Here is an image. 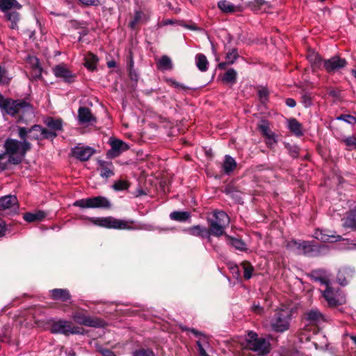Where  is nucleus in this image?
<instances>
[{
    "label": "nucleus",
    "instance_id": "f257e3e1",
    "mask_svg": "<svg viewBox=\"0 0 356 356\" xmlns=\"http://www.w3.org/2000/svg\"><path fill=\"white\" fill-rule=\"evenodd\" d=\"M0 108L3 114L13 117L19 115L17 122L24 120V115L32 111V105L24 99H13L5 98L0 93Z\"/></svg>",
    "mask_w": 356,
    "mask_h": 356
},
{
    "label": "nucleus",
    "instance_id": "f03ea898",
    "mask_svg": "<svg viewBox=\"0 0 356 356\" xmlns=\"http://www.w3.org/2000/svg\"><path fill=\"white\" fill-rule=\"evenodd\" d=\"M5 152L0 154V171L8 168V164L19 165L22 163V156H19L20 141L8 138L4 143Z\"/></svg>",
    "mask_w": 356,
    "mask_h": 356
},
{
    "label": "nucleus",
    "instance_id": "7ed1b4c3",
    "mask_svg": "<svg viewBox=\"0 0 356 356\" xmlns=\"http://www.w3.org/2000/svg\"><path fill=\"white\" fill-rule=\"evenodd\" d=\"M80 219L88 220L97 227L113 229L132 230L134 227L131 225L135 224V221L134 220L126 221L117 219L113 216L89 217L86 216H80Z\"/></svg>",
    "mask_w": 356,
    "mask_h": 356
},
{
    "label": "nucleus",
    "instance_id": "20e7f679",
    "mask_svg": "<svg viewBox=\"0 0 356 356\" xmlns=\"http://www.w3.org/2000/svg\"><path fill=\"white\" fill-rule=\"evenodd\" d=\"M209 232L216 237L225 236V228L229 223V217L223 211H214L211 216L207 218Z\"/></svg>",
    "mask_w": 356,
    "mask_h": 356
},
{
    "label": "nucleus",
    "instance_id": "39448f33",
    "mask_svg": "<svg viewBox=\"0 0 356 356\" xmlns=\"http://www.w3.org/2000/svg\"><path fill=\"white\" fill-rule=\"evenodd\" d=\"M245 341L247 348L257 353L259 355H266L271 350L269 341L264 337H259L253 331L248 332Z\"/></svg>",
    "mask_w": 356,
    "mask_h": 356
},
{
    "label": "nucleus",
    "instance_id": "423d86ee",
    "mask_svg": "<svg viewBox=\"0 0 356 356\" xmlns=\"http://www.w3.org/2000/svg\"><path fill=\"white\" fill-rule=\"evenodd\" d=\"M73 205L83 209H111L112 207L110 200L101 195L76 200Z\"/></svg>",
    "mask_w": 356,
    "mask_h": 356
},
{
    "label": "nucleus",
    "instance_id": "0eeeda50",
    "mask_svg": "<svg viewBox=\"0 0 356 356\" xmlns=\"http://www.w3.org/2000/svg\"><path fill=\"white\" fill-rule=\"evenodd\" d=\"M50 331L53 334H62L65 336L69 334H82L83 327L74 326L71 321L65 320L52 321L50 324Z\"/></svg>",
    "mask_w": 356,
    "mask_h": 356
},
{
    "label": "nucleus",
    "instance_id": "6e6552de",
    "mask_svg": "<svg viewBox=\"0 0 356 356\" xmlns=\"http://www.w3.org/2000/svg\"><path fill=\"white\" fill-rule=\"evenodd\" d=\"M291 312L289 310L282 309L275 313L270 321V327L275 332H284L289 330Z\"/></svg>",
    "mask_w": 356,
    "mask_h": 356
},
{
    "label": "nucleus",
    "instance_id": "1a4fd4ad",
    "mask_svg": "<svg viewBox=\"0 0 356 356\" xmlns=\"http://www.w3.org/2000/svg\"><path fill=\"white\" fill-rule=\"evenodd\" d=\"M87 311L84 309L78 307L72 313V318L74 321L81 325H85L92 327H104L105 322L104 320L99 318H92L86 315Z\"/></svg>",
    "mask_w": 356,
    "mask_h": 356
},
{
    "label": "nucleus",
    "instance_id": "9d476101",
    "mask_svg": "<svg viewBox=\"0 0 356 356\" xmlns=\"http://www.w3.org/2000/svg\"><path fill=\"white\" fill-rule=\"evenodd\" d=\"M303 254L307 257H319L329 253L330 248L324 244H317L314 241H307L304 243Z\"/></svg>",
    "mask_w": 356,
    "mask_h": 356
},
{
    "label": "nucleus",
    "instance_id": "9b49d317",
    "mask_svg": "<svg viewBox=\"0 0 356 356\" xmlns=\"http://www.w3.org/2000/svg\"><path fill=\"white\" fill-rule=\"evenodd\" d=\"M52 72L56 78L61 79L67 84L74 83L77 78V74L71 71L65 63L55 65L52 68Z\"/></svg>",
    "mask_w": 356,
    "mask_h": 356
},
{
    "label": "nucleus",
    "instance_id": "f8f14e48",
    "mask_svg": "<svg viewBox=\"0 0 356 356\" xmlns=\"http://www.w3.org/2000/svg\"><path fill=\"white\" fill-rule=\"evenodd\" d=\"M19 209L17 198L15 195H6L0 198V211L5 215L12 216L16 214Z\"/></svg>",
    "mask_w": 356,
    "mask_h": 356
},
{
    "label": "nucleus",
    "instance_id": "ddd939ff",
    "mask_svg": "<svg viewBox=\"0 0 356 356\" xmlns=\"http://www.w3.org/2000/svg\"><path fill=\"white\" fill-rule=\"evenodd\" d=\"M347 65V60L339 56H333L330 58L323 60V69L330 74L342 70Z\"/></svg>",
    "mask_w": 356,
    "mask_h": 356
},
{
    "label": "nucleus",
    "instance_id": "4468645a",
    "mask_svg": "<svg viewBox=\"0 0 356 356\" xmlns=\"http://www.w3.org/2000/svg\"><path fill=\"white\" fill-rule=\"evenodd\" d=\"M109 145L111 148L107 152L106 156L110 159L118 157L122 152L129 149L127 143L117 138H110Z\"/></svg>",
    "mask_w": 356,
    "mask_h": 356
},
{
    "label": "nucleus",
    "instance_id": "2eb2a0df",
    "mask_svg": "<svg viewBox=\"0 0 356 356\" xmlns=\"http://www.w3.org/2000/svg\"><path fill=\"white\" fill-rule=\"evenodd\" d=\"M314 237L323 243H334L344 240L341 235L337 234L335 231L327 229H316Z\"/></svg>",
    "mask_w": 356,
    "mask_h": 356
},
{
    "label": "nucleus",
    "instance_id": "dca6fc26",
    "mask_svg": "<svg viewBox=\"0 0 356 356\" xmlns=\"http://www.w3.org/2000/svg\"><path fill=\"white\" fill-rule=\"evenodd\" d=\"M96 152V150L89 146L77 145L71 149L72 156L80 161H87Z\"/></svg>",
    "mask_w": 356,
    "mask_h": 356
},
{
    "label": "nucleus",
    "instance_id": "f3484780",
    "mask_svg": "<svg viewBox=\"0 0 356 356\" xmlns=\"http://www.w3.org/2000/svg\"><path fill=\"white\" fill-rule=\"evenodd\" d=\"M188 234L200 237L202 239H207L208 242L211 241V235L207 227L202 225H193L184 229Z\"/></svg>",
    "mask_w": 356,
    "mask_h": 356
},
{
    "label": "nucleus",
    "instance_id": "a211bd4d",
    "mask_svg": "<svg viewBox=\"0 0 356 356\" xmlns=\"http://www.w3.org/2000/svg\"><path fill=\"white\" fill-rule=\"evenodd\" d=\"M355 275V270L350 267L341 268L337 275V280L339 284L345 286L348 284L349 281Z\"/></svg>",
    "mask_w": 356,
    "mask_h": 356
},
{
    "label": "nucleus",
    "instance_id": "6ab92c4d",
    "mask_svg": "<svg viewBox=\"0 0 356 356\" xmlns=\"http://www.w3.org/2000/svg\"><path fill=\"white\" fill-rule=\"evenodd\" d=\"M97 163L99 170V175L102 178L108 179L115 175L114 166L111 161H106L103 160H97Z\"/></svg>",
    "mask_w": 356,
    "mask_h": 356
},
{
    "label": "nucleus",
    "instance_id": "aec40b11",
    "mask_svg": "<svg viewBox=\"0 0 356 356\" xmlns=\"http://www.w3.org/2000/svg\"><path fill=\"white\" fill-rule=\"evenodd\" d=\"M305 319L310 324L316 325L325 321L324 315L318 309H312L306 312Z\"/></svg>",
    "mask_w": 356,
    "mask_h": 356
},
{
    "label": "nucleus",
    "instance_id": "412c9836",
    "mask_svg": "<svg viewBox=\"0 0 356 356\" xmlns=\"http://www.w3.org/2000/svg\"><path fill=\"white\" fill-rule=\"evenodd\" d=\"M78 119L81 124L97 122V119L92 114L90 109L86 106H81L79 108Z\"/></svg>",
    "mask_w": 356,
    "mask_h": 356
},
{
    "label": "nucleus",
    "instance_id": "4be33fe9",
    "mask_svg": "<svg viewBox=\"0 0 356 356\" xmlns=\"http://www.w3.org/2000/svg\"><path fill=\"white\" fill-rule=\"evenodd\" d=\"M257 129L266 139L273 140V143H277L276 136L270 129L269 122L267 120L262 119L257 124Z\"/></svg>",
    "mask_w": 356,
    "mask_h": 356
},
{
    "label": "nucleus",
    "instance_id": "5701e85b",
    "mask_svg": "<svg viewBox=\"0 0 356 356\" xmlns=\"http://www.w3.org/2000/svg\"><path fill=\"white\" fill-rule=\"evenodd\" d=\"M224 236L228 245L241 252H245L248 250L246 243L241 238L233 237L227 234H225Z\"/></svg>",
    "mask_w": 356,
    "mask_h": 356
},
{
    "label": "nucleus",
    "instance_id": "b1692460",
    "mask_svg": "<svg viewBox=\"0 0 356 356\" xmlns=\"http://www.w3.org/2000/svg\"><path fill=\"white\" fill-rule=\"evenodd\" d=\"M343 227L356 231V207L350 209L346 213L345 218L342 219Z\"/></svg>",
    "mask_w": 356,
    "mask_h": 356
},
{
    "label": "nucleus",
    "instance_id": "393cba45",
    "mask_svg": "<svg viewBox=\"0 0 356 356\" xmlns=\"http://www.w3.org/2000/svg\"><path fill=\"white\" fill-rule=\"evenodd\" d=\"M49 292L51 298L54 300L65 302L71 298L70 291L66 289H54Z\"/></svg>",
    "mask_w": 356,
    "mask_h": 356
},
{
    "label": "nucleus",
    "instance_id": "a878e982",
    "mask_svg": "<svg viewBox=\"0 0 356 356\" xmlns=\"http://www.w3.org/2000/svg\"><path fill=\"white\" fill-rule=\"evenodd\" d=\"M47 216V213L41 210L35 213L26 212L23 213V219L27 222H38L42 221Z\"/></svg>",
    "mask_w": 356,
    "mask_h": 356
},
{
    "label": "nucleus",
    "instance_id": "bb28decb",
    "mask_svg": "<svg viewBox=\"0 0 356 356\" xmlns=\"http://www.w3.org/2000/svg\"><path fill=\"white\" fill-rule=\"evenodd\" d=\"M325 273V271L324 270L319 268L312 270L310 273L307 274V276L312 281L319 282L321 284L327 286L330 285V282L323 276Z\"/></svg>",
    "mask_w": 356,
    "mask_h": 356
},
{
    "label": "nucleus",
    "instance_id": "cd10ccee",
    "mask_svg": "<svg viewBox=\"0 0 356 356\" xmlns=\"http://www.w3.org/2000/svg\"><path fill=\"white\" fill-rule=\"evenodd\" d=\"M237 167L236 160L230 155H225L222 164V171L225 174L229 175Z\"/></svg>",
    "mask_w": 356,
    "mask_h": 356
},
{
    "label": "nucleus",
    "instance_id": "c85d7f7f",
    "mask_svg": "<svg viewBox=\"0 0 356 356\" xmlns=\"http://www.w3.org/2000/svg\"><path fill=\"white\" fill-rule=\"evenodd\" d=\"M307 59L311 64L313 72L323 68V60L322 56L318 54L312 53L307 56Z\"/></svg>",
    "mask_w": 356,
    "mask_h": 356
},
{
    "label": "nucleus",
    "instance_id": "c756f323",
    "mask_svg": "<svg viewBox=\"0 0 356 356\" xmlns=\"http://www.w3.org/2000/svg\"><path fill=\"white\" fill-rule=\"evenodd\" d=\"M99 58L97 55L89 51L84 57L83 65L91 72L96 70Z\"/></svg>",
    "mask_w": 356,
    "mask_h": 356
},
{
    "label": "nucleus",
    "instance_id": "7c9ffc66",
    "mask_svg": "<svg viewBox=\"0 0 356 356\" xmlns=\"http://www.w3.org/2000/svg\"><path fill=\"white\" fill-rule=\"evenodd\" d=\"M33 131H39L41 134V140L42 139H48L53 140L55 138L57 137V134L55 131H53L51 129H48L47 128L42 127L40 124H34L32 126Z\"/></svg>",
    "mask_w": 356,
    "mask_h": 356
},
{
    "label": "nucleus",
    "instance_id": "2f4dec72",
    "mask_svg": "<svg viewBox=\"0 0 356 356\" xmlns=\"http://www.w3.org/2000/svg\"><path fill=\"white\" fill-rule=\"evenodd\" d=\"M288 127L290 131L297 137H301L304 135L302 124L296 118H291L288 120Z\"/></svg>",
    "mask_w": 356,
    "mask_h": 356
},
{
    "label": "nucleus",
    "instance_id": "473e14b6",
    "mask_svg": "<svg viewBox=\"0 0 356 356\" xmlns=\"http://www.w3.org/2000/svg\"><path fill=\"white\" fill-rule=\"evenodd\" d=\"M63 120L61 118H54L52 117H47L44 120V123L45 125L53 131L56 132L57 131L63 130Z\"/></svg>",
    "mask_w": 356,
    "mask_h": 356
},
{
    "label": "nucleus",
    "instance_id": "72a5a7b5",
    "mask_svg": "<svg viewBox=\"0 0 356 356\" xmlns=\"http://www.w3.org/2000/svg\"><path fill=\"white\" fill-rule=\"evenodd\" d=\"M247 6L252 11L257 12L270 8V3L266 0H249Z\"/></svg>",
    "mask_w": 356,
    "mask_h": 356
},
{
    "label": "nucleus",
    "instance_id": "f704fd0d",
    "mask_svg": "<svg viewBox=\"0 0 356 356\" xmlns=\"http://www.w3.org/2000/svg\"><path fill=\"white\" fill-rule=\"evenodd\" d=\"M22 5L17 0H0V10L3 13L9 12L10 10L20 9Z\"/></svg>",
    "mask_w": 356,
    "mask_h": 356
},
{
    "label": "nucleus",
    "instance_id": "c9c22d12",
    "mask_svg": "<svg viewBox=\"0 0 356 356\" xmlns=\"http://www.w3.org/2000/svg\"><path fill=\"white\" fill-rule=\"evenodd\" d=\"M7 21L10 22L9 27L12 29H18V22L20 19V14L16 11L7 12L5 15Z\"/></svg>",
    "mask_w": 356,
    "mask_h": 356
},
{
    "label": "nucleus",
    "instance_id": "e433bc0d",
    "mask_svg": "<svg viewBox=\"0 0 356 356\" xmlns=\"http://www.w3.org/2000/svg\"><path fill=\"white\" fill-rule=\"evenodd\" d=\"M218 8L225 13H234L240 10L239 7L234 6L227 0H221L218 3Z\"/></svg>",
    "mask_w": 356,
    "mask_h": 356
},
{
    "label": "nucleus",
    "instance_id": "4c0bfd02",
    "mask_svg": "<svg viewBox=\"0 0 356 356\" xmlns=\"http://www.w3.org/2000/svg\"><path fill=\"white\" fill-rule=\"evenodd\" d=\"M307 241L304 240H295L293 239L287 242L286 248L289 250H291L294 252H296L298 254H302L303 252V246L305 245L304 244Z\"/></svg>",
    "mask_w": 356,
    "mask_h": 356
},
{
    "label": "nucleus",
    "instance_id": "58836bf2",
    "mask_svg": "<svg viewBox=\"0 0 356 356\" xmlns=\"http://www.w3.org/2000/svg\"><path fill=\"white\" fill-rule=\"evenodd\" d=\"M170 218L177 222H186L191 218L189 211H175L170 213Z\"/></svg>",
    "mask_w": 356,
    "mask_h": 356
},
{
    "label": "nucleus",
    "instance_id": "ea45409f",
    "mask_svg": "<svg viewBox=\"0 0 356 356\" xmlns=\"http://www.w3.org/2000/svg\"><path fill=\"white\" fill-rule=\"evenodd\" d=\"M195 63L200 71L206 72L208 70L209 62L204 54H197L195 56Z\"/></svg>",
    "mask_w": 356,
    "mask_h": 356
},
{
    "label": "nucleus",
    "instance_id": "a19ab883",
    "mask_svg": "<svg viewBox=\"0 0 356 356\" xmlns=\"http://www.w3.org/2000/svg\"><path fill=\"white\" fill-rule=\"evenodd\" d=\"M222 81L224 83H229L231 85H234L237 81V73L233 69L230 68L229 69L225 74L222 79Z\"/></svg>",
    "mask_w": 356,
    "mask_h": 356
},
{
    "label": "nucleus",
    "instance_id": "79ce46f5",
    "mask_svg": "<svg viewBox=\"0 0 356 356\" xmlns=\"http://www.w3.org/2000/svg\"><path fill=\"white\" fill-rule=\"evenodd\" d=\"M158 68L161 70H170L173 67V65L170 58L166 55L162 56L157 63Z\"/></svg>",
    "mask_w": 356,
    "mask_h": 356
},
{
    "label": "nucleus",
    "instance_id": "37998d69",
    "mask_svg": "<svg viewBox=\"0 0 356 356\" xmlns=\"http://www.w3.org/2000/svg\"><path fill=\"white\" fill-rule=\"evenodd\" d=\"M143 17H145V14L142 11H136L133 19L129 22L128 26L132 30L136 29L138 24L142 21Z\"/></svg>",
    "mask_w": 356,
    "mask_h": 356
},
{
    "label": "nucleus",
    "instance_id": "c03bdc74",
    "mask_svg": "<svg viewBox=\"0 0 356 356\" xmlns=\"http://www.w3.org/2000/svg\"><path fill=\"white\" fill-rule=\"evenodd\" d=\"M241 265L243 269V277L245 280H250L254 271L253 266L248 261H243Z\"/></svg>",
    "mask_w": 356,
    "mask_h": 356
},
{
    "label": "nucleus",
    "instance_id": "a18cd8bd",
    "mask_svg": "<svg viewBox=\"0 0 356 356\" xmlns=\"http://www.w3.org/2000/svg\"><path fill=\"white\" fill-rule=\"evenodd\" d=\"M284 147L287 149L289 154L293 159L298 158L300 152V148L299 146L290 143H286Z\"/></svg>",
    "mask_w": 356,
    "mask_h": 356
},
{
    "label": "nucleus",
    "instance_id": "49530a36",
    "mask_svg": "<svg viewBox=\"0 0 356 356\" xmlns=\"http://www.w3.org/2000/svg\"><path fill=\"white\" fill-rule=\"evenodd\" d=\"M257 95L261 104L266 105L269 101V91L266 88L263 87L260 88L257 92Z\"/></svg>",
    "mask_w": 356,
    "mask_h": 356
},
{
    "label": "nucleus",
    "instance_id": "de8ad7c7",
    "mask_svg": "<svg viewBox=\"0 0 356 356\" xmlns=\"http://www.w3.org/2000/svg\"><path fill=\"white\" fill-rule=\"evenodd\" d=\"M31 147L32 145L28 140L20 141V148L18 154L19 156H22V161H23L26 152L31 150Z\"/></svg>",
    "mask_w": 356,
    "mask_h": 356
},
{
    "label": "nucleus",
    "instance_id": "09e8293b",
    "mask_svg": "<svg viewBox=\"0 0 356 356\" xmlns=\"http://www.w3.org/2000/svg\"><path fill=\"white\" fill-rule=\"evenodd\" d=\"M341 143L346 145L347 150L356 149V137L350 136L341 140Z\"/></svg>",
    "mask_w": 356,
    "mask_h": 356
},
{
    "label": "nucleus",
    "instance_id": "8fccbe9b",
    "mask_svg": "<svg viewBox=\"0 0 356 356\" xmlns=\"http://www.w3.org/2000/svg\"><path fill=\"white\" fill-rule=\"evenodd\" d=\"M238 57L237 49L233 48L227 53L225 58L228 65H232Z\"/></svg>",
    "mask_w": 356,
    "mask_h": 356
},
{
    "label": "nucleus",
    "instance_id": "3c124183",
    "mask_svg": "<svg viewBox=\"0 0 356 356\" xmlns=\"http://www.w3.org/2000/svg\"><path fill=\"white\" fill-rule=\"evenodd\" d=\"M166 82L169 86L174 87L178 90H193V88L186 86L184 84L181 83L173 79H166Z\"/></svg>",
    "mask_w": 356,
    "mask_h": 356
},
{
    "label": "nucleus",
    "instance_id": "603ef678",
    "mask_svg": "<svg viewBox=\"0 0 356 356\" xmlns=\"http://www.w3.org/2000/svg\"><path fill=\"white\" fill-rule=\"evenodd\" d=\"M129 186L130 184L127 181L120 179L113 184V188L116 191H120L128 189Z\"/></svg>",
    "mask_w": 356,
    "mask_h": 356
},
{
    "label": "nucleus",
    "instance_id": "864d4df0",
    "mask_svg": "<svg viewBox=\"0 0 356 356\" xmlns=\"http://www.w3.org/2000/svg\"><path fill=\"white\" fill-rule=\"evenodd\" d=\"M32 129V127L31 128H26L24 127H18V136L21 140H27L29 136L28 134H30V132H33Z\"/></svg>",
    "mask_w": 356,
    "mask_h": 356
},
{
    "label": "nucleus",
    "instance_id": "5fc2aeb1",
    "mask_svg": "<svg viewBox=\"0 0 356 356\" xmlns=\"http://www.w3.org/2000/svg\"><path fill=\"white\" fill-rule=\"evenodd\" d=\"M301 103L305 108L310 107L312 105L311 94L307 92H303L301 95Z\"/></svg>",
    "mask_w": 356,
    "mask_h": 356
},
{
    "label": "nucleus",
    "instance_id": "6e6d98bb",
    "mask_svg": "<svg viewBox=\"0 0 356 356\" xmlns=\"http://www.w3.org/2000/svg\"><path fill=\"white\" fill-rule=\"evenodd\" d=\"M337 120L344 121L350 124H355L356 123V117L350 114H341L337 118Z\"/></svg>",
    "mask_w": 356,
    "mask_h": 356
},
{
    "label": "nucleus",
    "instance_id": "4d7b16f0",
    "mask_svg": "<svg viewBox=\"0 0 356 356\" xmlns=\"http://www.w3.org/2000/svg\"><path fill=\"white\" fill-rule=\"evenodd\" d=\"M134 356H154V353L150 350L140 349L135 351Z\"/></svg>",
    "mask_w": 356,
    "mask_h": 356
},
{
    "label": "nucleus",
    "instance_id": "13d9d810",
    "mask_svg": "<svg viewBox=\"0 0 356 356\" xmlns=\"http://www.w3.org/2000/svg\"><path fill=\"white\" fill-rule=\"evenodd\" d=\"M180 328H181V331H189V332H192L195 337L201 336V337H206V335L203 332H200L195 328H189V327H187L185 326H181Z\"/></svg>",
    "mask_w": 356,
    "mask_h": 356
},
{
    "label": "nucleus",
    "instance_id": "bf43d9fd",
    "mask_svg": "<svg viewBox=\"0 0 356 356\" xmlns=\"http://www.w3.org/2000/svg\"><path fill=\"white\" fill-rule=\"evenodd\" d=\"M323 296L327 302L329 298H334L333 290L330 285L326 286V289L323 292Z\"/></svg>",
    "mask_w": 356,
    "mask_h": 356
},
{
    "label": "nucleus",
    "instance_id": "052dcab7",
    "mask_svg": "<svg viewBox=\"0 0 356 356\" xmlns=\"http://www.w3.org/2000/svg\"><path fill=\"white\" fill-rule=\"evenodd\" d=\"M236 188L232 185H227L222 190V193L227 195H232L234 193L237 192Z\"/></svg>",
    "mask_w": 356,
    "mask_h": 356
},
{
    "label": "nucleus",
    "instance_id": "680f3d73",
    "mask_svg": "<svg viewBox=\"0 0 356 356\" xmlns=\"http://www.w3.org/2000/svg\"><path fill=\"white\" fill-rule=\"evenodd\" d=\"M33 70L35 73V77L40 79L42 77V68L40 67L38 60L37 63L33 65Z\"/></svg>",
    "mask_w": 356,
    "mask_h": 356
},
{
    "label": "nucleus",
    "instance_id": "e2e57ef3",
    "mask_svg": "<svg viewBox=\"0 0 356 356\" xmlns=\"http://www.w3.org/2000/svg\"><path fill=\"white\" fill-rule=\"evenodd\" d=\"M196 345L197 346V352H198L199 356H209L207 353L205 349L203 348V346L201 343L200 340L196 341Z\"/></svg>",
    "mask_w": 356,
    "mask_h": 356
},
{
    "label": "nucleus",
    "instance_id": "0e129e2a",
    "mask_svg": "<svg viewBox=\"0 0 356 356\" xmlns=\"http://www.w3.org/2000/svg\"><path fill=\"white\" fill-rule=\"evenodd\" d=\"M128 75L131 80L138 81V75L136 73V70L134 68L128 69Z\"/></svg>",
    "mask_w": 356,
    "mask_h": 356
},
{
    "label": "nucleus",
    "instance_id": "69168bd1",
    "mask_svg": "<svg viewBox=\"0 0 356 356\" xmlns=\"http://www.w3.org/2000/svg\"><path fill=\"white\" fill-rule=\"evenodd\" d=\"M134 57L133 54L131 51L129 52V54L127 59V67L128 69L134 68Z\"/></svg>",
    "mask_w": 356,
    "mask_h": 356
},
{
    "label": "nucleus",
    "instance_id": "338daca9",
    "mask_svg": "<svg viewBox=\"0 0 356 356\" xmlns=\"http://www.w3.org/2000/svg\"><path fill=\"white\" fill-rule=\"evenodd\" d=\"M7 231V226L4 220L0 218V237L5 235Z\"/></svg>",
    "mask_w": 356,
    "mask_h": 356
},
{
    "label": "nucleus",
    "instance_id": "774afa93",
    "mask_svg": "<svg viewBox=\"0 0 356 356\" xmlns=\"http://www.w3.org/2000/svg\"><path fill=\"white\" fill-rule=\"evenodd\" d=\"M327 302L330 307H337L340 305L339 300L335 297L329 298Z\"/></svg>",
    "mask_w": 356,
    "mask_h": 356
}]
</instances>
